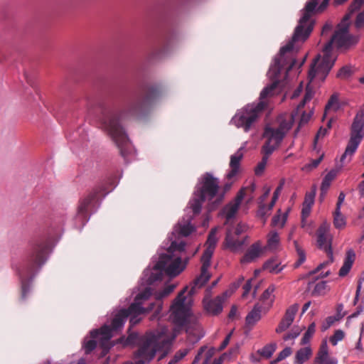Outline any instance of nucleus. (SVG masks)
Wrapping results in <instances>:
<instances>
[{
  "instance_id": "nucleus-44",
  "label": "nucleus",
  "mask_w": 364,
  "mask_h": 364,
  "mask_svg": "<svg viewBox=\"0 0 364 364\" xmlns=\"http://www.w3.org/2000/svg\"><path fill=\"white\" fill-rule=\"evenodd\" d=\"M280 213H281V210H278L277 214L274 215V217L272 218V226H277L279 224H280L281 227H283L284 225L286 220H287L288 213L287 212L285 213L283 215L282 218H281Z\"/></svg>"
},
{
  "instance_id": "nucleus-38",
  "label": "nucleus",
  "mask_w": 364,
  "mask_h": 364,
  "mask_svg": "<svg viewBox=\"0 0 364 364\" xmlns=\"http://www.w3.org/2000/svg\"><path fill=\"white\" fill-rule=\"evenodd\" d=\"M187 287H186L176 296L174 299L173 304L171 305L172 308H187L185 306L186 296H184V293L187 289Z\"/></svg>"
},
{
  "instance_id": "nucleus-23",
  "label": "nucleus",
  "mask_w": 364,
  "mask_h": 364,
  "mask_svg": "<svg viewBox=\"0 0 364 364\" xmlns=\"http://www.w3.org/2000/svg\"><path fill=\"white\" fill-rule=\"evenodd\" d=\"M262 306L258 304H255L251 311L248 313L245 318L247 326H253L261 318Z\"/></svg>"
},
{
  "instance_id": "nucleus-22",
  "label": "nucleus",
  "mask_w": 364,
  "mask_h": 364,
  "mask_svg": "<svg viewBox=\"0 0 364 364\" xmlns=\"http://www.w3.org/2000/svg\"><path fill=\"white\" fill-rule=\"evenodd\" d=\"M171 43L170 38L164 36L160 41V46L161 48H156L152 51L151 55L153 58H162L167 52Z\"/></svg>"
},
{
  "instance_id": "nucleus-57",
  "label": "nucleus",
  "mask_w": 364,
  "mask_h": 364,
  "mask_svg": "<svg viewBox=\"0 0 364 364\" xmlns=\"http://www.w3.org/2000/svg\"><path fill=\"white\" fill-rule=\"evenodd\" d=\"M364 3V0H353L348 7V10L350 13H355L359 10Z\"/></svg>"
},
{
  "instance_id": "nucleus-59",
  "label": "nucleus",
  "mask_w": 364,
  "mask_h": 364,
  "mask_svg": "<svg viewBox=\"0 0 364 364\" xmlns=\"http://www.w3.org/2000/svg\"><path fill=\"white\" fill-rule=\"evenodd\" d=\"M353 14V13H350V11L348 10V13L343 16L341 22L338 25L337 27L343 28V26H346V27L349 28V21Z\"/></svg>"
},
{
  "instance_id": "nucleus-33",
  "label": "nucleus",
  "mask_w": 364,
  "mask_h": 364,
  "mask_svg": "<svg viewBox=\"0 0 364 364\" xmlns=\"http://www.w3.org/2000/svg\"><path fill=\"white\" fill-rule=\"evenodd\" d=\"M294 247L296 250V252L298 255V259L294 263V268H298L299 266H301L306 260V252L302 249L301 247L299 245L298 242L296 240L294 241Z\"/></svg>"
},
{
  "instance_id": "nucleus-48",
  "label": "nucleus",
  "mask_w": 364,
  "mask_h": 364,
  "mask_svg": "<svg viewBox=\"0 0 364 364\" xmlns=\"http://www.w3.org/2000/svg\"><path fill=\"white\" fill-rule=\"evenodd\" d=\"M279 242V237L277 232L272 233L267 240V246L269 249H275Z\"/></svg>"
},
{
  "instance_id": "nucleus-53",
  "label": "nucleus",
  "mask_w": 364,
  "mask_h": 364,
  "mask_svg": "<svg viewBox=\"0 0 364 364\" xmlns=\"http://www.w3.org/2000/svg\"><path fill=\"white\" fill-rule=\"evenodd\" d=\"M151 295V290L150 288H146L143 291L138 294L136 297L135 300L138 301H146L149 299V298Z\"/></svg>"
},
{
  "instance_id": "nucleus-31",
  "label": "nucleus",
  "mask_w": 364,
  "mask_h": 364,
  "mask_svg": "<svg viewBox=\"0 0 364 364\" xmlns=\"http://www.w3.org/2000/svg\"><path fill=\"white\" fill-rule=\"evenodd\" d=\"M214 252V250L206 247L204 250L203 255L201 257V262L203 268V272L208 270L209 267L210 266V261Z\"/></svg>"
},
{
  "instance_id": "nucleus-52",
  "label": "nucleus",
  "mask_w": 364,
  "mask_h": 364,
  "mask_svg": "<svg viewBox=\"0 0 364 364\" xmlns=\"http://www.w3.org/2000/svg\"><path fill=\"white\" fill-rule=\"evenodd\" d=\"M326 287V282L322 281L317 283L311 293L312 296H317L322 294Z\"/></svg>"
},
{
  "instance_id": "nucleus-6",
  "label": "nucleus",
  "mask_w": 364,
  "mask_h": 364,
  "mask_svg": "<svg viewBox=\"0 0 364 364\" xmlns=\"http://www.w3.org/2000/svg\"><path fill=\"white\" fill-rule=\"evenodd\" d=\"M198 250L197 248L190 252L186 242L173 240L167 249V253L159 255V260L154 264V269H164L168 276L175 277L186 269L189 260L195 256Z\"/></svg>"
},
{
  "instance_id": "nucleus-32",
  "label": "nucleus",
  "mask_w": 364,
  "mask_h": 364,
  "mask_svg": "<svg viewBox=\"0 0 364 364\" xmlns=\"http://www.w3.org/2000/svg\"><path fill=\"white\" fill-rule=\"evenodd\" d=\"M164 272V269H154V266L152 271L149 272V275L146 279V283L149 285H151L156 282L161 281L163 279Z\"/></svg>"
},
{
  "instance_id": "nucleus-63",
  "label": "nucleus",
  "mask_w": 364,
  "mask_h": 364,
  "mask_svg": "<svg viewBox=\"0 0 364 364\" xmlns=\"http://www.w3.org/2000/svg\"><path fill=\"white\" fill-rule=\"evenodd\" d=\"M355 26L356 28H361L364 26V10L358 14Z\"/></svg>"
},
{
  "instance_id": "nucleus-7",
  "label": "nucleus",
  "mask_w": 364,
  "mask_h": 364,
  "mask_svg": "<svg viewBox=\"0 0 364 364\" xmlns=\"http://www.w3.org/2000/svg\"><path fill=\"white\" fill-rule=\"evenodd\" d=\"M127 319V314L122 309L117 312L112 319L110 326L105 324L99 329H93L90 332L91 338H100V346L102 348L104 355L107 354L110 348L114 346L110 339L113 336V331L121 330Z\"/></svg>"
},
{
  "instance_id": "nucleus-3",
  "label": "nucleus",
  "mask_w": 364,
  "mask_h": 364,
  "mask_svg": "<svg viewBox=\"0 0 364 364\" xmlns=\"http://www.w3.org/2000/svg\"><path fill=\"white\" fill-rule=\"evenodd\" d=\"M358 42V37L349 33L346 26L337 27L331 40L323 48V55L318 54L311 64L308 73V82L305 91H314L324 81L336 60L333 53V44L338 48H348Z\"/></svg>"
},
{
  "instance_id": "nucleus-26",
  "label": "nucleus",
  "mask_w": 364,
  "mask_h": 364,
  "mask_svg": "<svg viewBox=\"0 0 364 364\" xmlns=\"http://www.w3.org/2000/svg\"><path fill=\"white\" fill-rule=\"evenodd\" d=\"M328 359L330 358H328V348L327 342L323 341L315 358L314 364H323Z\"/></svg>"
},
{
  "instance_id": "nucleus-29",
  "label": "nucleus",
  "mask_w": 364,
  "mask_h": 364,
  "mask_svg": "<svg viewBox=\"0 0 364 364\" xmlns=\"http://www.w3.org/2000/svg\"><path fill=\"white\" fill-rule=\"evenodd\" d=\"M338 171L335 169L331 170L323 178L321 191L322 193H326L328 189L331 186V181L336 177Z\"/></svg>"
},
{
  "instance_id": "nucleus-4",
  "label": "nucleus",
  "mask_w": 364,
  "mask_h": 364,
  "mask_svg": "<svg viewBox=\"0 0 364 364\" xmlns=\"http://www.w3.org/2000/svg\"><path fill=\"white\" fill-rule=\"evenodd\" d=\"M49 251V242L45 237L32 240L24 259L17 269L21 282V300L25 301L31 292L32 282L46 263Z\"/></svg>"
},
{
  "instance_id": "nucleus-11",
  "label": "nucleus",
  "mask_w": 364,
  "mask_h": 364,
  "mask_svg": "<svg viewBox=\"0 0 364 364\" xmlns=\"http://www.w3.org/2000/svg\"><path fill=\"white\" fill-rule=\"evenodd\" d=\"M139 349L134 352V358L135 359L141 357H147L148 361L151 360L156 355L157 351L161 350L164 345L156 342L155 336H143V338L138 344Z\"/></svg>"
},
{
  "instance_id": "nucleus-18",
  "label": "nucleus",
  "mask_w": 364,
  "mask_h": 364,
  "mask_svg": "<svg viewBox=\"0 0 364 364\" xmlns=\"http://www.w3.org/2000/svg\"><path fill=\"white\" fill-rule=\"evenodd\" d=\"M285 134L286 133L281 129H274L270 127H266L263 133V137L270 139V142H272V139H274L276 146H279L284 138Z\"/></svg>"
},
{
  "instance_id": "nucleus-12",
  "label": "nucleus",
  "mask_w": 364,
  "mask_h": 364,
  "mask_svg": "<svg viewBox=\"0 0 364 364\" xmlns=\"http://www.w3.org/2000/svg\"><path fill=\"white\" fill-rule=\"evenodd\" d=\"M316 245L318 249L323 250L326 253H328V247H330L331 251H333V237L330 233V224L328 223L323 221L320 225L316 230Z\"/></svg>"
},
{
  "instance_id": "nucleus-25",
  "label": "nucleus",
  "mask_w": 364,
  "mask_h": 364,
  "mask_svg": "<svg viewBox=\"0 0 364 364\" xmlns=\"http://www.w3.org/2000/svg\"><path fill=\"white\" fill-rule=\"evenodd\" d=\"M210 274L208 273V270L203 272V268H200V274L193 281V287L190 291V294L193 293L194 289L201 288L203 287L210 279Z\"/></svg>"
},
{
  "instance_id": "nucleus-2",
  "label": "nucleus",
  "mask_w": 364,
  "mask_h": 364,
  "mask_svg": "<svg viewBox=\"0 0 364 364\" xmlns=\"http://www.w3.org/2000/svg\"><path fill=\"white\" fill-rule=\"evenodd\" d=\"M159 93L133 94L126 98L121 112L112 113L105 120L108 132L122 157L126 158L129 154V139L120 123L121 119L145 115L154 106Z\"/></svg>"
},
{
  "instance_id": "nucleus-43",
  "label": "nucleus",
  "mask_w": 364,
  "mask_h": 364,
  "mask_svg": "<svg viewBox=\"0 0 364 364\" xmlns=\"http://www.w3.org/2000/svg\"><path fill=\"white\" fill-rule=\"evenodd\" d=\"M277 147L278 146H276V144H271L270 139H267V141L262 147V153L263 154V156H266L267 160H268L269 156L274 152V151Z\"/></svg>"
},
{
  "instance_id": "nucleus-41",
  "label": "nucleus",
  "mask_w": 364,
  "mask_h": 364,
  "mask_svg": "<svg viewBox=\"0 0 364 364\" xmlns=\"http://www.w3.org/2000/svg\"><path fill=\"white\" fill-rule=\"evenodd\" d=\"M316 193V186L314 185L311 187V190L309 192L306 193L304 200L303 202V205L306 206H311L314 203V199Z\"/></svg>"
},
{
  "instance_id": "nucleus-5",
  "label": "nucleus",
  "mask_w": 364,
  "mask_h": 364,
  "mask_svg": "<svg viewBox=\"0 0 364 364\" xmlns=\"http://www.w3.org/2000/svg\"><path fill=\"white\" fill-rule=\"evenodd\" d=\"M219 188V180L212 173L206 172L200 178L196 186L193 197L188 203V208L191 209L193 216L200 213L203 204L206 200L210 202L208 205V212L218 207L223 200L224 193L220 194L214 201H210L216 197Z\"/></svg>"
},
{
  "instance_id": "nucleus-1",
  "label": "nucleus",
  "mask_w": 364,
  "mask_h": 364,
  "mask_svg": "<svg viewBox=\"0 0 364 364\" xmlns=\"http://www.w3.org/2000/svg\"><path fill=\"white\" fill-rule=\"evenodd\" d=\"M320 0H309L304 9L303 15L294 30L291 41L282 47L279 53L274 59L267 75L270 82L262 91H274L275 89H283L287 83V74L294 67L297 62L296 55L299 48L296 43L304 42L313 31L314 21L311 16L316 12L321 13L327 7L329 0H323L317 7Z\"/></svg>"
},
{
  "instance_id": "nucleus-15",
  "label": "nucleus",
  "mask_w": 364,
  "mask_h": 364,
  "mask_svg": "<svg viewBox=\"0 0 364 364\" xmlns=\"http://www.w3.org/2000/svg\"><path fill=\"white\" fill-rule=\"evenodd\" d=\"M171 318L178 326L183 327L188 324L190 312L188 308H172Z\"/></svg>"
},
{
  "instance_id": "nucleus-46",
  "label": "nucleus",
  "mask_w": 364,
  "mask_h": 364,
  "mask_svg": "<svg viewBox=\"0 0 364 364\" xmlns=\"http://www.w3.org/2000/svg\"><path fill=\"white\" fill-rule=\"evenodd\" d=\"M283 186H284V181H281L279 185L277 186V188L275 189L274 193H273V196L272 198V200H271V202L269 203V204L268 205V210H271L273 207L274 206L278 198H279V196L280 194V192L283 188Z\"/></svg>"
},
{
  "instance_id": "nucleus-45",
  "label": "nucleus",
  "mask_w": 364,
  "mask_h": 364,
  "mask_svg": "<svg viewBox=\"0 0 364 364\" xmlns=\"http://www.w3.org/2000/svg\"><path fill=\"white\" fill-rule=\"evenodd\" d=\"M217 229L216 228H213L208 237L207 243H208V248L212 249L215 250L216 243L218 241V239L215 236Z\"/></svg>"
},
{
  "instance_id": "nucleus-17",
  "label": "nucleus",
  "mask_w": 364,
  "mask_h": 364,
  "mask_svg": "<svg viewBox=\"0 0 364 364\" xmlns=\"http://www.w3.org/2000/svg\"><path fill=\"white\" fill-rule=\"evenodd\" d=\"M242 149H240L237 151L235 154L230 156V171L227 174V178L231 179L237 175L240 172V162L243 159V153L241 151Z\"/></svg>"
},
{
  "instance_id": "nucleus-35",
  "label": "nucleus",
  "mask_w": 364,
  "mask_h": 364,
  "mask_svg": "<svg viewBox=\"0 0 364 364\" xmlns=\"http://www.w3.org/2000/svg\"><path fill=\"white\" fill-rule=\"evenodd\" d=\"M299 308V305L298 304H294L291 306H290L285 312V314L283 319L286 320L287 321H289L293 323L296 314L297 313Z\"/></svg>"
},
{
  "instance_id": "nucleus-27",
  "label": "nucleus",
  "mask_w": 364,
  "mask_h": 364,
  "mask_svg": "<svg viewBox=\"0 0 364 364\" xmlns=\"http://www.w3.org/2000/svg\"><path fill=\"white\" fill-rule=\"evenodd\" d=\"M312 354L310 347H304L297 350L295 355V363L303 364L305 361L308 360Z\"/></svg>"
},
{
  "instance_id": "nucleus-14",
  "label": "nucleus",
  "mask_w": 364,
  "mask_h": 364,
  "mask_svg": "<svg viewBox=\"0 0 364 364\" xmlns=\"http://www.w3.org/2000/svg\"><path fill=\"white\" fill-rule=\"evenodd\" d=\"M237 237V236L232 234L230 230H228L223 242L225 249L229 250L232 252H237L242 250V247L245 245L246 237L240 240Z\"/></svg>"
},
{
  "instance_id": "nucleus-55",
  "label": "nucleus",
  "mask_w": 364,
  "mask_h": 364,
  "mask_svg": "<svg viewBox=\"0 0 364 364\" xmlns=\"http://www.w3.org/2000/svg\"><path fill=\"white\" fill-rule=\"evenodd\" d=\"M92 338V340H89L84 343V348L86 354H90L97 347V341L94 340V338Z\"/></svg>"
},
{
  "instance_id": "nucleus-49",
  "label": "nucleus",
  "mask_w": 364,
  "mask_h": 364,
  "mask_svg": "<svg viewBox=\"0 0 364 364\" xmlns=\"http://www.w3.org/2000/svg\"><path fill=\"white\" fill-rule=\"evenodd\" d=\"M312 114H313L312 111L309 112V113H306L305 112H304L302 113L301 119H300V121L299 122V126L297 127V128L294 131V134L295 135L299 132L300 127H301V126L304 125L305 124L308 123V122L310 120V119L311 117Z\"/></svg>"
},
{
  "instance_id": "nucleus-34",
  "label": "nucleus",
  "mask_w": 364,
  "mask_h": 364,
  "mask_svg": "<svg viewBox=\"0 0 364 364\" xmlns=\"http://www.w3.org/2000/svg\"><path fill=\"white\" fill-rule=\"evenodd\" d=\"M328 253H326L328 259L327 261L323 262V263H321L315 269L309 272L308 273V276L314 275L316 273H318L321 269L326 267V266L329 265L330 264L333 263L334 261L333 254V251H331L330 247H328Z\"/></svg>"
},
{
  "instance_id": "nucleus-24",
  "label": "nucleus",
  "mask_w": 364,
  "mask_h": 364,
  "mask_svg": "<svg viewBox=\"0 0 364 364\" xmlns=\"http://www.w3.org/2000/svg\"><path fill=\"white\" fill-rule=\"evenodd\" d=\"M127 314V318L129 315H141L145 313V308L143 306L142 301H138L134 299V301L130 304L127 309H122Z\"/></svg>"
},
{
  "instance_id": "nucleus-62",
  "label": "nucleus",
  "mask_w": 364,
  "mask_h": 364,
  "mask_svg": "<svg viewBox=\"0 0 364 364\" xmlns=\"http://www.w3.org/2000/svg\"><path fill=\"white\" fill-rule=\"evenodd\" d=\"M188 352H189L188 348L181 349L175 353L173 358L176 360L180 361L188 353Z\"/></svg>"
},
{
  "instance_id": "nucleus-54",
  "label": "nucleus",
  "mask_w": 364,
  "mask_h": 364,
  "mask_svg": "<svg viewBox=\"0 0 364 364\" xmlns=\"http://www.w3.org/2000/svg\"><path fill=\"white\" fill-rule=\"evenodd\" d=\"M351 75V69L348 66H343L337 73V77L341 79L348 78Z\"/></svg>"
},
{
  "instance_id": "nucleus-61",
  "label": "nucleus",
  "mask_w": 364,
  "mask_h": 364,
  "mask_svg": "<svg viewBox=\"0 0 364 364\" xmlns=\"http://www.w3.org/2000/svg\"><path fill=\"white\" fill-rule=\"evenodd\" d=\"M291 353V348L290 347H286L278 354L277 358L282 361L289 357Z\"/></svg>"
},
{
  "instance_id": "nucleus-19",
  "label": "nucleus",
  "mask_w": 364,
  "mask_h": 364,
  "mask_svg": "<svg viewBox=\"0 0 364 364\" xmlns=\"http://www.w3.org/2000/svg\"><path fill=\"white\" fill-rule=\"evenodd\" d=\"M262 250L259 242L252 244L240 259L242 264L250 263L259 257Z\"/></svg>"
},
{
  "instance_id": "nucleus-16",
  "label": "nucleus",
  "mask_w": 364,
  "mask_h": 364,
  "mask_svg": "<svg viewBox=\"0 0 364 364\" xmlns=\"http://www.w3.org/2000/svg\"><path fill=\"white\" fill-rule=\"evenodd\" d=\"M193 216H187L179 221L174 228V231L179 235L187 237L196 230V228L191 224Z\"/></svg>"
},
{
  "instance_id": "nucleus-42",
  "label": "nucleus",
  "mask_w": 364,
  "mask_h": 364,
  "mask_svg": "<svg viewBox=\"0 0 364 364\" xmlns=\"http://www.w3.org/2000/svg\"><path fill=\"white\" fill-rule=\"evenodd\" d=\"M238 208V203L229 204L225 207L224 212L227 221H229L235 217Z\"/></svg>"
},
{
  "instance_id": "nucleus-56",
  "label": "nucleus",
  "mask_w": 364,
  "mask_h": 364,
  "mask_svg": "<svg viewBox=\"0 0 364 364\" xmlns=\"http://www.w3.org/2000/svg\"><path fill=\"white\" fill-rule=\"evenodd\" d=\"M291 324V322L287 321L286 320L282 318L279 322L278 326L277 327L275 331L277 333H281L285 331L287 329H288Z\"/></svg>"
},
{
  "instance_id": "nucleus-58",
  "label": "nucleus",
  "mask_w": 364,
  "mask_h": 364,
  "mask_svg": "<svg viewBox=\"0 0 364 364\" xmlns=\"http://www.w3.org/2000/svg\"><path fill=\"white\" fill-rule=\"evenodd\" d=\"M305 96L304 97V99L302 100V101L297 105V107H296V113L298 112V111L299 109H301V108H303L305 105V104L310 101L313 97H314V92H305Z\"/></svg>"
},
{
  "instance_id": "nucleus-51",
  "label": "nucleus",
  "mask_w": 364,
  "mask_h": 364,
  "mask_svg": "<svg viewBox=\"0 0 364 364\" xmlns=\"http://www.w3.org/2000/svg\"><path fill=\"white\" fill-rule=\"evenodd\" d=\"M267 163V157L262 156V159L260 162L257 164V166L255 168V173L256 176H261L266 167Z\"/></svg>"
},
{
  "instance_id": "nucleus-37",
  "label": "nucleus",
  "mask_w": 364,
  "mask_h": 364,
  "mask_svg": "<svg viewBox=\"0 0 364 364\" xmlns=\"http://www.w3.org/2000/svg\"><path fill=\"white\" fill-rule=\"evenodd\" d=\"M340 103L338 100V97L336 94H333L330 97L328 103L325 107V112L328 110L333 109V111H338L340 109Z\"/></svg>"
},
{
  "instance_id": "nucleus-10",
  "label": "nucleus",
  "mask_w": 364,
  "mask_h": 364,
  "mask_svg": "<svg viewBox=\"0 0 364 364\" xmlns=\"http://www.w3.org/2000/svg\"><path fill=\"white\" fill-rule=\"evenodd\" d=\"M364 136V110L361 109L355 115L350 128V137L348 142L344 153L341 157V162L343 163L345 159L351 156L357 150L360 143Z\"/></svg>"
},
{
  "instance_id": "nucleus-21",
  "label": "nucleus",
  "mask_w": 364,
  "mask_h": 364,
  "mask_svg": "<svg viewBox=\"0 0 364 364\" xmlns=\"http://www.w3.org/2000/svg\"><path fill=\"white\" fill-rule=\"evenodd\" d=\"M355 254L353 250L350 249L346 252L344 262L338 272L340 277H343L348 274L355 260Z\"/></svg>"
},
{
  "instance_id": "nucleus-20",
  "label": "nucleus",
  "mask_w": 364,
  "mask_h": 364,
  "mask_svg": "<svg viewBox=\"0 0 364 364\" xmlns=\"http://www.w3.org/2000/svg\"><path fill=\"white\" fill-rule=\"evenodd\" d=\"M143 336H139L136 332H130L127 337L122 336L118 338L117 343L122 344L123 347L135 346H138Z\"/></svg>"
},
{
  "instance_id": "nucleus-9",
  "label": "nucleus",
  "mask_w": 364,
  "mask_h": 364,
  "mask_svg": "<svg viewBox=\"0 0 364 364\" xmlns=\"http://www.w3.org/2000/svg\"><path fill=\"white\" fill-rule=\"evenodd\" d=\"M104 193L105 196L108 191L104 185L95 186L92 191L79 200L75 216L76 223H79L80 228H82L90 219V211L95 207L98 201L99 196Z\"/></svg>"
},
{
  "instance_id": "nucleus-30",
  "label": "nucleus",
  "mask_w": 364,
  "mask_h": 364,
  "mask_svg": "<svg viewBox=\"0 0 364 364\" xmlns=\"http://www.w3.org/2000/svg\"><path fill=\"white\" fill-rule=\"evenodd\" d=\"M175 286L168 285L166 287L161 291L159 292L157 295H156V299L158 301L157 308L155 310V313L159 314L162 309V303L161 299L164 297L169 295L174 289Z\"/></svg>"
},
{
  "instance_id": "nucleus-60",
  "label": "nucleus",
  "mask_w": 364,
  "mask_h": 364,
  "mask_svg": "<svg viewBox=\"0 0 364 364\" xmlns=\"http://www.w3.org/2000/svg\"><path fill=\"white\" fill-rule=\"evenodd\" d=\"M275 288L274 285H270L261 295L260 300L264 301L267 300L270 295L274 292Z\"/></svg>"
},
{
  "instance_id": "nucleus-39",
  "label": "nucleus",
  "mask_w": 364,
  "mask_h": 364,
  "mask_svg": "<svg viewBox=\"0 0 364 364\" xmlns=\"http://www.w3.org/2000/svg\"><path fill=\"white\" fill-rule=\"evenodd\" d=\"M315 331L316 324L313 322L308 326L307 331L304 334L301 340V345H306L309 343Z\"/></svg>"
},
{
  "instance_id": "nucleus-36",
  "label": "nucleus",
  "mask_w": 364,
  "mask_h": 364,
  "mask_svg": "<svg viewBox=\"0 0 364 364\" xmlns=\"http://www.w3.org/2000/svg\"><path fill=\"white\" fill-rule=\"evenodd\" d=\"M263 269L271 273L278 274L282 270L283 267H279V264L275 263L274 259H270L264 263Z\"/></svg>"
},
{
  "instance_id": "nucleus-8",
  "label": "nucleus",
  "mask_w": 364,
  "mask_h": 364,
  "mask_svg": "<svg viewBox=\"0 0 364 364\" xmlns=\"http://www.w3.org/2000/svg\"><path fill=\"white\" fill-rule=\"evenodd\" d=\"M266 107L267 103L264 101H260L257 104L247 105L238 111L232 120L237 127L242 128L245 132H247L257 122Z\"/></svg>"
},
{
  "instance_id": "nucleus-64",
  "label": "nucleus",
  "mask_w": 364,
  "mask_h": 364,
  "mask_svg": "<svg viewBox=\"0 0 364 364\" xmlns=\"http://www.w3.org/2000/svg\"><path fill=\"white\" fill-rule=\"evenodd\" d=\"M311 210V206H306L304 205H302V210H301V223H304L306 218L309 217L310 215Z\"/></svg>"
},
{
  "instance_id": "nucleus-40",
  "label": "nucleus",
  "mask_w": 364,
  "mask_h": 364,
  "mask_svg": "<svg viewBox=\"0 0 364 364\" xmlns=\"http://www.w3.org/2000/svg\"><path fill=\"white\" fill-rule=\"evenodd\" d=\"M333 225L337 229H341L346 226V219L341 214V210H338V212L337 210H335Z\"/></svg>"
},
{
  "instance_id": "nucleus-47",
  "label": "nucleus",
  "mask_w": 364,
  "mask_h": 364,
  "mask_svg": "<svg viewBox=\"0 0 364 364\" xmlns=\"http://www.w3.org/2000/svg\"><path fill=\"white\" fill-rule=\"evenodd\" d=\"M301 331L302 329L299 326H294L288 333L284 336V341H287L296 338L297 336H299Z\"/></svg>"
},
{
  "instance_id": "nucleus-13",
  "label": "nucleus",
  "mask_w": 364,
  "mask_h": 364,
  "mask_svg": "<svg viewBox=\"0 0 364 364\" xmlns=\"http://www.w3.org/2000/svg\"><path fill=\"white\" fill-rule=\"evenodd\" d=\"M230 295L231 293H229V291H225L221 295H218L213 299H204L203 305L205 309L211 315L217 316L220 314L223 309V303Z\"/></svg>"
},
{
  "instance_id": "nucleus-50",
  "label": "nucleus",
  "mask_w": 364,
  "mask_h": 364,
  "mask_svg": "<svg viewBox=\"0 0 364 364\" xmlns=\"http://www.w3.org/2000/svg\"><path fill=\"white\" fill-rule=\"evenodd\" d=\"M344 336V332L342 330H336L333 335L331 336L330 342L333 346H336L338 341L343 339Z\"/></svg>"
},
{
  "instance_id": "nucleus-28",
  "label": "nucleus",
  "mask_w": 364,
  "mask_h": 364,
  "mask_svg": "<svg viewBox=\"0 0 364 364\" xmlns=\"http://www.w3.org/2000/svg\"><path fill=\"white\" fill-rule=\"evenodd\" d=\"M277 347V346L276 343H270L265 345L262 348L257 350L256 354L263 358L269 359L275 352Z\"/></svg>"
}]
</instances>
